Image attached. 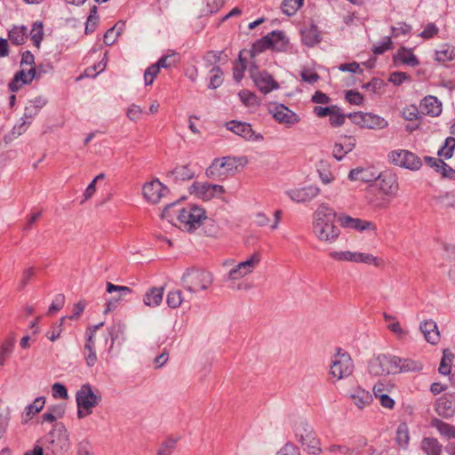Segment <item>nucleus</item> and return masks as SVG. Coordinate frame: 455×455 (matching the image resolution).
I'll return each instance as SVG.
<instances>
[{
  "instance_id": "f257e3e1",
  "label": "nucleus",
  "mask_w": 455,
  "mask_h": 455,
  "mask_svg": "<svg viewBox=\"0 0 455 455\" xmlns=\"http://www.w3.org/2000/svg\"><path fill=\"white\" fill-rule=\"evenodd\" d=\"M336 213L325 203L320 204L312 215V232L322 243H333L340 235V229L335 224Z\"/></svg>"
},
{
  "instance_id": "f03ea898",
  "label": "nucleus",
  "mask_w": 455,
  "mask_h": 455,
  "mask_svg": "<svg viewBox=\"0 0 455 455\" xmlns=\"http://www.w3.org/2000/svg\"><path fill=\"white\" fill-rule=\"evenodd\" d=\"M421 369L419 362L392 355H379L369 363V372L374 376H386L399 372L416 371Z\"/></svg>"
},
{
  "instance_id": "7ed1b4c3",
  "label": "nucleus",
  "mask_w": 455,
  "mask_h": 455,
  "mask_svg": "<svg viewBox=\"0 0 455 455\" xmlns=\"http://www.w3.org/2000/svg\"><path fill=\"white\" fill-rule=\"evenodd\" d=\"M176 204H171L163 211V218L169 221H173L172 215H176L178 227L185 231L193 232L202 226L203 221L206 219L205 211L197 205L189 204L181 209L176 210Z\"/></svg>"
},
{
  "instance_id": "20e7f679",
  "label": "nucleus",
  "mask_w": 455,
  "mask_h": 455,
  "mask_svg": "<svg viewBox=\"0 0 455 455\" xmlns=\"http://www.w3.org/2000/svg\"><path fill=\"white\" fill-rule=\"evenodd\" d=\"M261 261V254L259 251L253 252L245 260L239 262L229 269V290L248 291L251 288V283L244 277L259 267Z\"/></svg>"
},
{
  "instance_id": "39448f33",
  "label": "nucleus",
  "mask_w": 455,
  "mask_h": 455,
  "mask_svg": "<svg viewBox=\"0 0 455 455\" xmlns=\"http://www.w3.org/2000/svg\"><path fill=\"white\" fill-rule=\"evenodd\" d=\"M41 443L46 455H64L70 448L69 435L62 425L55 426Z\"/></svg>"
},
{
  "instance_id": "423d86ee",
  "label": "nucleus",
  "mask_w": 455,
  "mask_h": 455,
  "mask_svg": "<svg viewBox=\"0 0 455 455\" xmlns=\"http://www.w3.org/2000/svg\"><path fill=\"white\" fill-rule=\"evenodd\" d=\"M76 401L77 404V418L81 419L92 413L93 408L101 401V395L99 392H95L91 385L84 384L76 392Z\"/></svg>"
},
{
  "instance_id": "0eeeda50",
  "label": "nucleus",
  "mask_w": 455,
  "mask_h": 455,
  "mask_svg": "<svg viewBox=\"0 0 455 455\" xmlns=\"http://www.w3.org/2000/svg\"><path fill=\"white\" fill-rule=\"evenodd\" d=\"M181 282L183 287L191 293L206 290L212 283V275L201 268H189L183 274Z\"/></svg>"
},
{
  "instance_id": "6e6552de",
  "label": "nucleus",
  "mask_w": 455,
  "mask_h": 455,
  "mask_svg": "<svg viewBox=\"0 0 455 455\" xmlns=\"http://www.w3.org/2000/svg\"><path fill=\"white\" fill-rule=\"evenodd\" d=\"M288 44L289 40L283 31H273L253 44L251 53L255 55L267 49L284 52L287 50Z\"/></svg>"
},
{
  "instance_id": "1a4fd4ad",
  "label": "nucleus",
  "mask_w": 455,
  "mask_h": 455,
  "mask_svg": "<svg viewBox=\"0 0 455 455\" xmlns=\"http://www.w3.org/2000/svg\"><path fill=\"white\" fill-rule=\"evenodd\" d=\"M354 364L350 355L340 349L331 358L330 365V376L333 381H338L352 374Z\"/></svg>"
},
{
  "instance_id": "9d476101",
  "label": "nucleus",
  "mask_w": 455,
  "mask_h": 455,
  "mask_svg": "<svg viewBox=\"0 0 455 455\" xmlns=\"http://www.w3.org/2000/svg\"><path fill=\"white\" fill-rule=\"evenodd\" d=\"M190 193L203 201H210L220 198L225 194V188L220 185H213L207 182H195L190 187Z\"/></svg>"
},
{
  "instance_id": "9b49d317",
  "label": "nucleus",
  "mask_w": 455,
  "mask_h": 455,
  "mask_svg": "<svg viewBox=\"0 0 455 455\" xmlns=\"http://www.w3.org/2000/svg\"><path fill=\"white\" fill-rule=\"evenodd\" d=\"M388 158L394 164L411 171H417L422 165V162L418 156L404 149L390 152Z\"/></svg>"
},
{
  "instance_id": "f8f14e48",
  "label": "nucleus",
  "mask_w": 455,
  "mask_h": 455,
  "mask_svg": "<svg viewBox=\"0 0 455 455\" xmlns=\"http://www.w3.org/2000/svg\"><path fill=\"white\" fill-rule=\"evenodd\" d=\"M348 117L354 124L367 129L381 130L388 125L386 119L372 113L358 112L349 115Z\"/></svg>"
},
{
  "instance_id": "ddd939ff",
  "label": "nucleus",
  "mask_w": 455,
  "mask_h": 455,
  "mask_svg": "<svg viewBox=\"0 0 455 455\" xmlns=\"http://www.w3.org/2000/svg\"><path fill=\"white\" fill-rule=\"evenodd\" d=\"M338 221L341 228L345 229H351L359 233L371 231L375 232L377 228L374 222L354 218L347 214H340L338 218Z\"/></svg>"
},
{
  "instance_id": "4468645a",
  "label": "nucleus",
  "mask_w": 455,
  "mask_h": 455,
  "mask_svg": "<svg viewBox=\"0 0 455 455\" xmlns=\"http://www.w3.org/2000/svg\"><path fill=\"white\" fill-rule=\"evenodd\" d=\"M251 77L257 88L264 94H267L279 88L278 83L265 70L251 69Z\"/></svg>"
},
{
  "instance_id": "2eb2a0df",
  "label": "nucleus",
  "mask_w": 455,
  "mask_h": 455,
  "mask_svg": "<svg viewBox=\"0 0 455 455\" xmlns=\"http://www.w3.org/2000/svg\"><path fill=\"white\" fill-rule=\"evenodd\" d=\"M376 180L378 181L373 185L376 186L382 192V194L388 196L390 200L396 196L399 185L397 179L394 174L390 172L380 173L378 174Z\"/></svg>"
},
{
  "instance_id": "dca6fc26",
  "label": "nucleus",
  "mask_w": 455,
  "mask_h": 455,
  "mask_svg": "<svg viewBox=\"0 0 455 455\" xmlns=\"http://www.w3.org/2000/svg\"><path fill=\"white\" fill-rule=\"evenodd\" d=\"M320 194V188L315 186L294 188L286 191L288 197L298 204L312 201Z\"/></svg>"
},
{
  "instance_id": "f3484780",
  "label": "nucleus",
  "mask_w": 455,
  "mask_h": 455,
  "mask_svg": "<svg viewBox=\"0 0 455 455\" xmlns=\"http://www.w3.org/2000/svg\"><path fill=\"white\" fill-rule=\"evenodd\" d=\"M107 291L108 293H116L111 297L106 304V308L103 313L108 314L115 310L119 301L123 300L124 297L132 293V289L128 286L116 285L112 283H107Z\"/></svg>"
},
{
  "instance_id": "a211bd4d",
  "label": "nucleus",
  "mask_w": 455,
  "mask_h": 455,
  "mask_svg": "<svg viewBox=\"0 0 455 455\" xmlns=\"http://www.w3.org/2000/svg\"><path fill=\"white\" fill-rule=\"evenodd\" d=\"M144 198L150 204H157L168 192V188L158 180H154L143 186Z\"/></svg>"
},
{
  "instance_id": "6ab92c4d",
  "label": "nucleus",
  "mask_w": 455,
  "mask_h": 455,
  "mask_svg": "<svg viewBox=\"0 0 455 455\" xmlns=\"http://www.w3.org/2000/svg\"><path fill=\"white\" fill-rule=\"evenodd\" d=\"M365 200L373 209H385L390 204V198L374 185L368 187L365 194Z\"/></svg>"
},
{
  "instance_id": "aec40b11",
  "label": "nucleus",
  "mask_w": 455,
  "mask_h": 455,
  "mask_svg": "<svg viewBox=\"0 0 455 455\" xmlns=\"http://www.w3.org/2000/svg\"><path fill=\"white\" fill-rule=\"evenodd\" d=\"M229 131L246 140L259 141L263 140V137L259 133H257L252 130L250 124L231 121L229 122Z\"/></svg>"
},
{
  "instance_id": "412c9836",
  "label": "nucleus",
  "mask_w": 455,
  "mask_h": 455,
  "mask_svg": "<svg viewBox=\"0 0 455 455\" xmlns=\"http://www.w3.org/2000/svg\"><path fill=\"white\" fill-rule=\"evenodd\" d=\"M442 110V102L435 96H426L419 103V111L425 116H439Z\"/></svg>"
},
{
  "instance_id": "4be33fe9",
  "label": "nucleus",
  "mask_w": 455,
  "mask_h": 455,
  "mask_svg": "<svg viewBox=\"0 0 455 455\" xmlns=\"http://www.w3.org/2000/svg\"><path fill=\"white\" fill-rule=\"evenodd\" d=\"M378 177L377 172L371 166H360L352 169L348 173L351 181L371 182Z\"/></svg>"
},
{
  "instance_id": "5701e85b",
  "label": "nucleus",
  "mask_w": 455,
  "mask_h": 455,
  "mask_svg": "<svg viewBox=\"0 0 455 455\" xmlns=\"http://www.w3.org/2000/svg\"><path fill=\"white\" fill-rule=\"evenodd\" d=\"M35 77V68H28V70L21 68L20 71L15 74L13 79L9 84V88L12 92H15L19 91L23 84L30 83Z\"/></svg>"
},
{
  "instance_id": "b1692460",
  "label": "nucleus",
  "mask_w": 455,
  "mask_h": 455,
  "mask_svg": "<svg viewBox=\"0 0 455 455\" xmlns=\"http://www.w3.org/2000/svg\"><path fill=\"white\" fill-rule=\"evenodd\" d=\"M271 112L273 117L280 124H294L299 122L298 116L283 105L275 106Z\"/></svg>"
},
{
  "instance_id": "393cba45",
  "label": "nucleus",
  "mask_w": 455,
  "mask_h": 455,
  "mask_svg": "<svg viewBox=\"0 0 455 455\" xmlns=\"http://www.w3.org/2000/svg\"><path fill=\"white\" fill-rule=\"evenodd\" d=\"M228 158L215 159L207 169V175L212 179L226 180L228 177Z\"/></svg>"
},
{
  "instance_id": "a878e982",
  "label": "nucleus",
  "mask_w": 455,
  "mask_h": 455,
  "mask_svg": "<svg viewBox=\"0 0 455 455\" xmlns=\"http://www.w3.org/2000/svg\"><path fill=\"white\" fill-rule=\"evenodd\" d=\"M350 398L354 404L361 410L370 405L372 402V395L362 387L355 388L350 395Z\"/></svg>"
},
{
  "instance_id": "bb28decb",
  "label": "nucleus",
  "mask_w": 455,
  "mask_h": 455,
  "mask_svg": "<svg viewBox=\"0 0 455 455\" xmlns=\"http://www.w3.org/2000/svg\"><path fill=\"white\" fill-rule=\"evenodd\" d=\"M299 443L309 454L319 455L323 451L321 441L315 431L306 436L305 439L299 442Z\"/></svg>"
},
{
  "instance_id": "cd10ccee",
  "label": "nucleus",
  "mask_w": 455,
  "mask_h": 455,
  "mask_svg": "<svg viewBox=\"0 0 455 455\" xmlns=\"http://www.w3.org/2000/svg\"><path fill=\"white\" fill-rule=\"evenodd\" d=\"M435 410L440 416L451 417L455 412V403L451 397L443 395L437 400Z\"/></svg>"
},
{
  "instance_id": "c85d7f7f",
  "label": "nucleus",
  "mask_w": 455,
  "mask_h": 455,
  "mask_svg": "<svg viewBox=\"0 0 455 455\" xmlns=\"http://www.w3.org/2000/svg\"><path fill=\"white\" fill-rule=\"evenodd\" d=\"M164 292V287H151L143 297L144 304L150 307H158L163 301Z\"/></svg>"
},
{
  "instance_id": "c756f323",
  "label": "nucleus",
  "mask_w": 455,
  "mask_h": 455,
  "mask_svg": "<svg viewBox=\"0 0 455 455\" xmlns=\"http://www.w3.org/2000/svg\"><path fill=\"white\" fill-rule=\"evenodd\" d=\"M420 331L426 340L431 344H436L439 340V331L435 322L429 320L420 324Z\"/></svg>"
},
{
  "instance_id": "7c9ffc66",
  "label": "nucleus",
  "mask_w": 455,
  "mask_h": 455,
  "mask_svg": "<svg viewBox=\"0 0 455 455\" xmlns=\"http://www.w3.org/2000/svg\"><path fill=\"white\" fill-rule=\"evenodd\" d=\"M328 256L330 259L338 262L359 263L360 251H331Z\"/></svg>"
},
{
  "instance_id": "2f4dec72",
  "label": "nucleus",
  "mask_w": 455,
  "mask_h": 455,
  "mask_svg": "<svg viewBox=\"0 0 455 455\" xmlns=\"http://www.w3.org/2000/svg\"><path fill=\"white\" fill-rule=\"evenodd\" d=\"M355 145L354 138H344L343 142L335 143L333 147V156L337 160H341L348 152L352 151Z\"/></svg>"
},
{
  "instance_id": "473e14b6",
  "label": "nucleus",
  "mask_w": 455,
  "mask_h": 455,
  "mask_svg": "<svg viewBox=\"0 0 455 455\" xmlns=\"http://www.w3.org/2000/svg\"><path fill=\"white\" fill-rule=\"evenodd\" d=\"M395 62H401L410 67H417L419 64L418 58L411 49L402 47L394 57Z\"/></svg>"
},
{
  "instance_id": "72a5a7b5",
  "label": "nucleus",
  "mask_w": 455,
  "mask_h": 455,
  "mask_svg": "<svg viewBox=\"0 0 455 455\" xmlns=\"http://www.w3.org/2000/svg\"><path fill=\"white\" fill-rule=\"evenodd\" d=\"M83 355L88 367H92L96 364L98 357L95 349V340L92 339V337H87Z\"/></svg>"
},
{
  "instance_id": "f704fd0d",
  "label": "nucleus",
  "mask_w": 455,
  "mask_h": 455,
  "mask_svg": "<svg viewBox=\"0 0 455 455\" xmlns=\"http://www.w3.org/2000/svg\"><path fill=\"white\" fill-rule=\"evenodd\" d=\"M295 439L299 443L314 431L313 427L304 419H297L293 423Z\"/></svg>"
},
{
  "instance_id": "c9c22d12",
  "label": "nucleus",
  "mask_w": 455,
  "mask_h": 455,
  "mask_svg": "<svg viewBox=\"0 0 455 455\" xmlns=\"http://www.w3.org/2000/svg\"><path fill=\"white\" fill-rule=\"evenodd\" d=\"M455 59V46L448 44H442L435 52V60L446 62Z\"/></svg>"
},
{
  "instance_id": "e433bc0d",
  "label": "nucleus",
  "mask_w": 455,
  "mask_h": 455,
  "mask_svg": "<svg viewBox=\"0 0 455 455\" xmlns=\"http://www.w3.org/2000/svg\"><path fill=\"white\" fill-rule=\"evenodd\" d=\"M421 449L427 455H441L443 446L436 439L426 437L421 442Z\"/></svg>"
},
{
  "instance_id": "4c0bfd02",
  "label": "nucleus",
  "mask_w": 455,
  "mask_h": 455,
  "mask_svg": "<svg viewBox=\"0 0 455 455\" xmlns=\"http://www.w3.org/2000/svg\"><path fill=\"white\" fill-rule=\"evenodd\" d=\"M303 42L308 46H314L321 41V35L316 27L311 26L302 31Z\"/></svg>"
},
{
  "instance_id": "58836bf2",
  "label": "nucleus",
  "mask_w": 455,
  "mask_h": 455,
  "mask_svg": "<svg viewBox=\"0 0 455 455\" xmlns=\"http://www.w3.org/2000/svg\"><path fill=\"white\" fill-rule=\"evenodd\" d=\"M28 36V29L24 26H15L9 31V39L14 44H22Z\"/></svg>"
},
{
  "instance_id": "ea45409f",
  "label": "nucleus",
  "mask_w": 455,
  "mask_h": 455,
  "mask_svg": "<svg viewBox=\"0 0 455 455\" xmlns=\"http://www.w3.org/2000/svg\"><path fill=\"white\" fill-rule=\"evenodd\" d=\"M45 403V399L44 397H37L35 399L33 403L28 405L25 408V419L24 421L29 420L32 417H34L36 414L40 412L42 409L44 408Z\"/></svg>"
},
{
  "instance_id": "a19ab883",
  "label": "nucleus",
  "mask_w": 455,
  "mask_h": 455,
  "mask_svg": "<svg viewBox=\"0 0 455 455\" xmlns=\"http://www.w3.org/2000/svg\"><path fill=\"white\" fill-rule=\"evenodd\" d=\"M395 441L401 448L406 449L408 447L410 442V435L408 426L405 423H401L398 426L396 429Z\"/></svg>"
},
{
  "instance_id": "79ce46f5",
  "label": "nucleus",
  "mask_w": 455,
  "mask_h": 455,
  "mask_svg": "<svg viewBox=\"0 0 455 455\" xmlns=\"http://www.w3.org/2000/svg\"><path fill=\"white\" fill-rule=\"evenodd\" d=\"M431 425L435 427L443 436L448 439L455 437V427L437 419H433Z\"/></svg>"
},
{
  "instance_id": "37998d69",
  "label": "nucleus",
  "mask_w": 455,
  "mask_h": 455,
  "mask_svg": "<svg viewBox=\"0 0 455 455\" xmlns=\"http://www.w3.org/2000/svg\"><path fill=\"white\" fill-rule=\"evenodd\" d=\"M383 317L385 322L387 323V327L390 331H392L400 338L405 335L406 332L403 330L399 322L396 320L395 316L384 313Z\"/></svg>"
},
{
  "instance_id": "c03bdc74",
  "label": "nucleus",
  "mask_w": 455,
  "mask_h": 455,
  "mask_svg": "<svg viewBox=\"0 0 455 455\" xmlns=\"http://www.w3.org/2000/svg\"><path fill=\"white\" fill-rule=\"evenodd\" d=\"M359 263L374 266L376 267H383L385 266V260L382 258L365 252H360Z\"/></svg>"
},
{
  "instance_id": "a18cd8bd",
  "label": "nucleus",
  "mask_w": 455,
  "mask_h": 455,
  "mask_svg": "<svg viewBox=\"0 0 455 455\" xmlns=\"http://www.w3.org/2000/svg\"><path fill=\"white\" fill-rule=\"evenodd\" d=\"M248 164L246 156L229 157V173L241 172Z\"/></svg>"
},
{
  "instance_id": "49530a36",
  "label": "nucleus",
  "mask_w": 455,
  "mask_h": 455,
  "mask_svg": "<svg viewBox=\"0 0 455 455\" xmlns=\"http://www.w3.org/2000/svg\"><path fill=\"white\" fill-rule=\"evenodd\" d=\"M326 451L331 455H358L354 449L340 444H331L326 448Z\"/></svg>"
},
{
  "instance_id": "de8ad7c7",
  "label": "nucleus",
  "mask_w": 455,
  "mask_h": 455,
  "mask_svg": "<svg viewBox=\"0 0 455 455\" xmlns=\"http://www.w3.org/2000/svg\"><path fill=\"white\" fill-rule=\"evenodd\" d=\"M303 3L304 0H283L282 10L285 14L291 16L303 5Z\"/></svg>"
},
{
  "instance_id": "09e8293b",
  "label": "nucleus",
  "mask_w": 455,
  "mask_h": 455,
  "mask_svg": "<svg viewBox=\"0 0 455 455\" xmlns=\"http://www.w3.org/2000/svg\"><path fill=\"white\" fill-rule=\"evenodd\" d=\"M240 100L246 107H254L259 105L258 97L251 91L242 90L238 93Z\"/></svg>"
},
{
  "instance_id": "8fccbe9b",
  "label": "nucleus",
  "mask_w": 455,
  "mask_h": 455,
  "mask_svg": "<svg viewBox=\"0 0 455 455\" xmlns=\"http://www.w3.org/2000/svg\"><path fill=\"white\" fill-rule=\"evenodd\" d=\"M224 81V73L220 67H214L211 70L210 87L216 89L220 87Z\"/></svg>"
},
{
  "instance_id": "3c124183",
  "label": "nucleus",
  "mask_w": 455,
  "mask_h": 455,
  "mask_svg": "<svg viewBox=\"0 0 455 455\" xmlns=\"http://www.w3.org/2000/svg\"><path fill=\"white\" fill-rule=\"evenodd\" d=\"M182 301V292L180 290L171 291L167 294L166 303L172 308L179 307Z\"/></svg>"
},
{
  "instance_id": "603ef678",
  "label": "nucleus",
  "mask_w": 455,
  "mask_h": 455,
  "mask_svg": "<svg viewBox=\"0 0 455 455\" xmlns=\"http://www.w3.org/2000/svg\"><path fill=\"white\" fill-rule=\"evenodd\" d=\"M10 412L8 408L0 403V439L4 436L9 425Z\"/></svg>"
},
{
  "instance_id": "864d4df0",
  "label": "nucleus",
  "mask_w": 455,
  "mask_h": 455,
  "mask_svg": "<svg viewBox=\"0 0 455 455\" xmlns=\"http://www.w3.org/2000/svg\"><path fill=\"white\" fill-rule=\"evenodd\" d=\"M30 36L34 44L36 47H39L44 36V28L42 22L36 21L34 23Z\"/></svg>"
},
{
  "instance_id": "5fc2aeb1",
  "label": "nucleus",
  "mask_w": 455,
  "mask_h": 455,
  "mask_svg": "<svg viewBox=\"0 0 455 455\" xmlns=\"http://www.w3.org/2000/svg\"><path fill=\"white\" fill-rule=\"evenodd\" d=\"M455 149V139L449 137L445 140L444 145L439 149L438 155L445 158H451Z\"/></svg>"
},
{
  "instance_id": "6e6d98bb",
  "label": "nucleus",
  "mask_w": 455,
  "mask_h": 455,
  "mask_svg": "<svg viewBox=\"0 0 455 455\" xmlns=\"http://www.w3.org/2000/svg\"><path fill=\"white\" fill-rule=\"evenodd\" d=\"M177 441L174 438L164 440L157 451V455H171L176 447Z\"/></svg>"
},
{
  "instance_id": "4d7b16f0",
  "label": "nucleus",
  "mask_w": 455,
  "mask_h": 455,
  "mask_svg": "<svg viewBox=\"0 0 455 455\" xmlns=\"http://www.w3.org/2000/svg\"><path fill=\"white\" fill-rule=\"evenodd\" d=\"M246 68V63L242 58V53H240L239 60L235 63L233 68V78L236 82H240L243 77V74Z\"/></svg>"
},
{
  "instance_id": "13d9d810",
  "label": "nucleus",
  "mask_w": 455,
  "mask_h": 455,
  "mask_svg": "<svg viewBox=\"0 0 455 455\" xmlns=\"http://www.w3.org/2000/svg\"><path fill=\"white\" fill-rule=\"evenodd\" d=\"M419 108H418L415 105H410L405 107L402 111V116L405 120L415 121L419 117Z\"/></svg>"
},
{
  "instance_id": "bf43d9fd",
  "label": "nucleus",
  "mask_w": 455,
  "mask_h": 455,
  "mask_svg": "<svg viewBox=\"0 0 455 455\" xmlns=\"http://www.w3.org/2000/svg\"><path fill=\"white\" fill-rule=\"evenodd\" d=\"M393 388V385L385 381H379L373 387V394L376 398L379 397L381 395H387L391 392Z\"/></svg>"
},
{
  "instance_id": "052dcab7",
  "label": "nucleus",
  "mask_w": 455,
  "mask_h": 455,
  "mask_svg": "<svg viewBox=\"0 0 455 455\" xmlns=\"http://www.w3.org/2000/svg\"><path fill=\"white\" fill-rule=\"evenodd\" d=\"M107 53H105L104 58L101 61H100L93 68H88L85 69L84 73L87 76H95L97 74L101 73L107 68Z\"/></svg>"
},
{
  "instance_id": "680f3d73",
  "label": "nucleus",
  "mask_w": 455,
  "mask_h": 455,
  "mask_svg": "<svg viewBox=\"0 0 455 455\" xmlns=\"http://www.w3.org/2000/svg\"><path fill=\"white\" fill-rule=\"evenodd\" d=\"M142 114L143 109L135 104L130 105L126 111L127 117L132 122L139 121L141 118Z\"/></svg>"
},
{
  "instance_id": "e2e57ef3",
  "label": "nucleus",
  "mask_w": 455,
  "mask_h": 455,
  "mask_svg": "<svg viewBox=\"0 0 455 455\" xmlns=\"http://www.w3.org/2000/svg\"><path fill=\"white\" fill-rule=\"evenodd\" d=\"M160 71L159 66H157L156 63L149 66L144 74V80L146 85H150L153 84L155 77L157 76V74Z\"/></svg>"
},
{
  "instance_id": "0e129e2a",
  "label": "nucleus",
  "mask_w": 455,
  "mask_h": 455,
  "mask_svg": "<svg viewBox=\"0 0 455 455\" xmlns=\"http://www.w3.org/2000/svg\"><path fill=\"white\" fill-rule=\"evenodd\" d=\"M14 342L12 340L5 341L0 349V365H4L6 358L12 354Z\"/></svg>"
},
{
  "instance_id": "69168bd1",
  "label": "nucleus",
  "mask_w": 455,
  "mask_h": 455,
  "mask_svg": "<svg viewBox=\"0 0 455 455\" xmlns=\"http://www.w3.org/2000/svg\"><path fill=\"white\" fill-rule=\"evenodd\" d=\"M177 61V54L172 53L169 55L163 56L156 64L159 66L160 68H167L175 65Z\"/></svg>"
},
{
  "instance_id": "338daca9",
  "label": "nucleus",
  "mask_w": 455,
  "mask_h": 455,
  "mask_svg": "<svg viewBox=\"0 0 455 455\" xmlns=\"http://www.w3.org/2000/svg\"><path fill=\"white\" fill-rule=\"evenodd\" d=\"M300 75L304 82H307L311 84H315L319 79V76L317 75V73L311 68H303L301 70Z\"/></svg>"
},
{
  "instance_id": "774afa93",
  "label": "nucleus",
  "mask_w": 455,
  "mask_h": 455,
  "mask_svg": "<svg viewBox=\"0 0 455 455\" xmlns=\"http://www.w3.org/2000/svg\"><path fill=\"white\" fill-rule=\"evenodd\" d=\"M276 455H300L299 450L291 443H285Z\"/></svg>"
}]
</instances>
